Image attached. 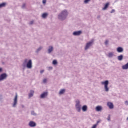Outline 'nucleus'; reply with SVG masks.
<instances>
[{"mask_svg":"<svg viewBox=\"0 0 128 128\" xmlns=\"http://www.w3.org/2000/svg\"><path fill=\"white\" fill-rule=\"evenodd\" d=\"M48 16V13H44L42 15V17L43 18H46V17Z\"/></svg>","mask_w":128,"mask_h":128,"instance_id":"23","label":"nucleus"},{"mask_svg":"<svg viewBox=\"0 0 128 128\" xmlns=\"http://www.w3.org/2000/svg\"><path fill=\"white\" fill-rule=\"evenodd\" d=\"M7 78L8 74H1V76H0V82L6 80Z\"/></svg>","mask_w":128,"mask_h":128,"instance_id":"3","label":"nucleus"},{"mask_svg":"<svg viewBox=\"0 0 128 128\" xmlns=\"http://www.w3.org/2000/svg\"><path fill=\"white\" fill-rule=\"evenodd\" d=\"M97 128L96 124H94V126H93L92 127V128Z\"/></svg>","mask_w":128,"mask_h":128,"instance_id":"31","label":"nucleus"},{"mask_svg":"<svg viewBox=\"0 0 128 128\" xmlns=\"http://www.w3.org/2000/svg\"><path fill=\"white\" fill-rule=\"evenodd\" d=\"M82 33V31H75L73 32L74 36H79Z\"/></svg>","mask_w":128,"mask_h":128,"instance_id":"8","label":"nucleus"},{"mask_svg":"<svg viewBox=\"0 0 128 128\" xmlns=\"http://www.w3.org/2000/svg\"><path fill=\"white\" fill-rule=\"evenodd\" d=\"M107 106H108V108H110V110H113V108H114V104H112V102H108Z\"/></svg>","mask_w":128,"mask_h":128,"instance_id":"11","label":"nucleus"},{"mask_svg":"<svg viewBox=\"0 0 128 128\" xmlns=\"http://www.w3.org/2000/svg\"><path fill=\"white\" fill-rule=\"evenodd\" d=\"M28 62V60H25L24 65L25 66V64H27Z\"/></svg>","mask_w":128,"mask_h":128,"instance_id":"27","label":"nucleus"},{"mask_svg":"<svg viewBox=\"0 0 128 128\" xmlns=\"http://www.w3.org/2000/svg\"><path fill=\"white\" fill-rule=\"evenodd\" d=\"M82 106L80 104V102H78L76 104V110L78 112H81Z\"/></svg>","mask_w":128,"mask_h":128,"instance_id":"4","label":"nucleus"},{"mask_svg":"<svg viewBox=\"0 0 128 128\" xmlns=\"http://www.w3.org/2000/svg\"><path fill=\"white\" fill-rule=\"evenodd\" d=\"M44 72V70H41L40 74H42Z\"/></svg>","mask_w":128,"mask_h":128,"instance_id":"37","label":"nucleus"},{"mask_svg":"<svg viewBox=\"0 0 128 128\" xmlns=\"http://www.w3.org/2000/svg\"><path fill=\"white\" fill-rule=\"evenodd\" d=\"M108 42H109V41L108 40H106V42H105V44L106 46H108Z\"/></svg>","mask_w":128,"mask_h":128,"instance_id":"28","label":"nucleus"},{"mask_svg":"<svg viewBox=\"0 0 128 128\" xmlns=\"http://www.w3.org/2000/svg\"><path fill=\"white\" fill-rule=\"evenodd\" d=\"M102 84L104 86L105 91L106 92H109L110 88H108L109 82L108 80H106L102 82Z\"/></svg>","mask_w":128,"mask_h":128,"instance_id":"2","label":"nucleus"},{"mask_svg":"<svg viewBox=\"0 0 128 128\" xmlns=\"http://www.w3.org/2000/svg\"><path fill=\"white\" fill-rule=\"evenodd\" d=\"M109 5H110V3L109 2L106 3V4L104 7L103 8L102 10H106L108 8Z\"/></svg>","mask_w":128,"mask_h":128,"instance_id":"17","label":"nucleus"},{"mask_svg":"<svg viewBox=\"0 0 128 128\" xmlns=\"http://www.w3.org/2000/svg\"><path fill=\"white\" fill-rule=\"evenodd\" d=\"M48 92H44L42 94H41L40 98H46V96H48Z\"/></svg>","mask_w":128,"mask_h":128,"instance_id":"9","label":"nucleus"},{"mask_svg":"<svg viewBox=\"0 0 128 128\" xmlns=\"http://www.w3.org/2000/svg\"><path fill=\"white\" fill-rule=\"evenodd\" d=\"M88 110V106H84L82 108V110L83 112H86Z\"/></svg>","mask_w":128,"mask_h":128,"instance_id":"21","label":"nucleus"},{"mask_svg":"<svg viewBox=\"0 0 128 128\" xmlns=\"http://www.w3.org/2000/svg\"><path fill=\"white\" fill-rule=\"evenodd\" d=\"M102 110V106H96V110L97 112H101V110Z\"/></svg>","mask_w":128,"mask_h":128,"instance_id":"16","label":"nucleus"},{"mask_svg":"<svg viewBox=\"0 0 128 128\" xmlns=\"http://www.w3.org/2000/svg\"><path fill=\"white\" fill-rule=\"evenodd\" d=\"M117 52L120 54V52H123L124 48H122V47H118L117 48Z\"/></svg>","mask_w":128,"mask_h":128,"instance_id":"13","label":"nucleus"},{"mask_svg":"<svg viewBox=\"0 0 128 128\" xmlns=\"http://www.w3.org/2000/svg\"><path fill=\"white\" fill-rule=\"evenodd\" d=\"M34 23V21H31L30 22V24H33Z\"/></svg>","mask_w":128,"mask_h":128,"instance_id":"38","label":"nucleus"},{"mask_svg":"<svg viewBox=\"0 0 128 128\" xmlns=\"http://www.w3.org/2000/svg\"><path fill=\"white\" fill-rule=\"evenodd\" d=\"M29 126H30V128H35L36 126V124L34 122H30Z\"/></svg>","mask_w":128,"mask_h":128,"instance_id":"10","label":"nucleus"},{"mask_svg":"<svg viewBox=\"0 0 128 128\" xmlns=\"http://www.w3.org/2000/svg\"><path fill=\"white\" fill-rule=\"evenodd\" d=\"M43 82H44V84H46L48 82V80L45 78Z\"/></svg>","mask_w":128,"mask_h":128,"instance_id":"26","label":"nucleus"},{"mask_svg":"<svg viewBox=\"0 0 128 128\" xmlns=\"http://www.w3.org/2000/svg\"><path fill=\"white\" fill-rule=\"evenodd\" d=\"M93 41H90V42H88V43L86 44V45L85 47V50H88L92 46L93 44Z\"/></svg>","mask_w":128,"mask_h":128,"instance_id":"5","label":"nucleus"},{"mask_svg":"<svg viewBox=\"0 0 128 128\" xmlns=\"http://www.w3.org/2000/svg\"><path fill=\"white\" fill-rule=\"evenodd\" d=\"M115 11L116 10H114V9H112V11H111V13H114Z\"/></svg>","mask_w":128,"mask_h":128,"instance_id":"34","label":"nucleus"},{"mask_svg":"<svg viewBox=\"0 0 128 128\" xmlns=\"http://www.w3.org/2000/svg\"><path fill=\"white\" fill-rule=\"evenodd\" d=\"M127 120H128V118H127Z\"/></svg>","mask_w":128,"mask_h":128,"instance_id":"43","label":"nucleus"},{"mask_svg":"<svg viewBox=\"0 0 128 128\" xmlns=\"http://www.w3.org/2000/svg\"><path fill=\"white\" fill-rule=\"evenodd\" d=\"M101 122V120H98V122H97L96 124V128L98 126L99 124H100Z\"/></svg>","mask_w":128,"mask_h":128,"instance_id":"29","label":"nucleus"},{"mask_svg":"<svg viewBox=\"0 0 128 128\" xmlns=\"http://www.w3.org/2000/svg\"><path fill=\"white\" fill-rule=\"evenodd\" d=\"M122 68L124 70H128V62L126 64H125V66H123Z\"/></svg>","mask_w":128,"mask_h":128,"instance_id":"19","label":"nucleus"},{"mask_svg":"<svg viewBox=\"0 0 128 128\" xmlns=\"http://www.w3.org/2000/svg\"><path fill=\"white\" fill-rule=\"evenodd\" d=\"M53 64H54V66H56V64H58V62H57V60H54V62H53Z\"/></svg>","mask_w":128,"mask_h":128,"instance_id":"25","label":"nucleus"},{"mask_svg":"<svg viewBox=\"0 0 128 128\" xmlns=\"http://www.w3.org/2000/svg\"><path fill=\"white\" fill-rule=\"evenodd\" d=\"M108 120H110V116H109L108 118Z\"/></svg>","mask_w":128,"mask_h":128,"instance_id":"39","label":"nucleus"},{"mask_svg":"<svg viewBox=\"0 0 128 128\" xmlns=\"http://www.w3.org/2000/svg\"><path fill=\"white\" fill-rule=\"evenodd\" d=\"M2 72V68H0V72Z\"/></svg>","mask_w":128,"mask_h":128,"instance_id":"40","label":"nucleus"},{"mask_svg":"<svg viewBox=\"0 0 128 128\" xmlns=\"http://www.w3.org/2000/svg\"><path fill=\"white\" fill-rule=\"evenodd\" d=\"M43 47H42V46H40V47H39V48H38V49H37L36 52H37V54H38V52H40V50H42Z\"/></svg>","mask_w":128,"mask_h":128,"instance_id":"20","label":"nucleus"},{"mask_svg":"<svg viewBox=\"0 0 128 128\" xmlns=\"http://www.w3.org/2000/svg\"><path fill=\"white\" fill-rule=\"evenodd\" d=\"M50 70H52L53 68L50 67Z\"/></svg>","mask_w":128,"mask_h":128,"instance_id":"42","label":"nucleus"},{"mask_svg":"<svg viewBox=\"0 0 128 128\" xmlns=\"http://www.w3.org/2000/svg\"><path fill=\"white\" fill-rule=\"evenodd\" d=\"M34 90H30V92L28 94L30 98H32V96H34Z\"/></svg>","mask_w":128,"mask_h":128,"instance_id":"14","label":"nucleus"},{"mask_svg":"<svg viewBox=\"0 0 128 128\" xmlns=\"http://www.w3.org/2000/svg\"><path fill=\"white\" fill-rule=\"evenodd\" d=\"M126 106H128V101L125 102Z\"/></svg>","mask_w":128,"mask_h":128,"instance_id":"36","label":"nucleus"},{"mask_svg":"<svg viewBox=\"0 0 128 128\" xmlns=\"http://www.w3.org/2000/svg\"><path fill=\"white\" fill-rule=\"evenodd\" d=\"M32 114L33 116H36V114H35L34 112H32Z\"/></svg>","mask_w":128,"mask_h":128,"instance_id":"33","label":"nucleus"},{"mask_svg":"<svg viewBox=\"0 0 128 128\" xmlns=\"http://www.w3.org/2000/svg\"><path fill=\"white\" fill-rule=\"evenodd\" d=\"M18 95L16 94L15 96V98H14V102L13 104V108H16L18 104Z\"/></svg>","mask_w":128,"mask_h":128,"instance_id":"6","label":"nucleus"},{"mask_svg":"<svg viewBox=\"0 0 128 128\" xmlns=\"http://www.w3.org/2000/svg\"><path fill=\"white\" fill-rule=\"evenodd\" d=\"M124 60V56L121 55L119 56H118V60L122 62Z\"/></svg>","mask_w":128,"mask_h":128,"instance_id":"18","label":"nucleus"},{"mask_svg":"<svg viewBox=\"0 0 128 128\" xmlns=\"http://www.w3.org/2000/svg\"><path fill=\"white\" fill-rule=\"evenodd\" d=\"M54 52V47L53 46H50L49 48L48 49V54H52Z\"/></svg>","mask_w":128,"mask_h":128,"instance_id":"12","label":"nucleus"},{"mask_svg":"<svg viewBox=\"0 0 128 128\" xmlns=\"http://www.w3.org/2000/svg\"><path fill=\"white\" fill-rule=\"evenodd\" d=\"M26 4H23V6H22V8H26Z\"/></svg>","mask_w":128,"mask_h":128,"instance_id":"30","label":"nucleus"},{"mask_svg":"<svg viewBox=\"0 0 128 128\" xmlns=\"http://www.w3.org/2000/svg\"><path fill=\"white\" fill-rule=\"evenodd\" d=\"M90 0H85L84 3H88V2H90Z\"/></svg>","mask_w":128,"mask_h":128,"instance_id":"32","label":"nucleus"},{"mask_svg":"<svg viewBox=\"0 0 128 128\" xmlns=\"http://www.w3.org/2000/svg\"><path fill=\"white\" fill-rule=\"evenodd\" d=\"M114 56V53L113 52H110V53L108 54V58H112Z\"/></svg>","mask_w":128,"mask_h":128,"instance_id":"15","label":"nucleus"},{"mask_svg":"<svg viewBox=\"0 0 128 128\" xmlns=\"http://www.w3.org/2000/svg\"><path fill=\"white\" fill-rule=\"evenodd\" d=\"M68 13L67 10H64V11H62L60 14H59L58 19L62 20H65L66 19V17H68Z\"/></svg>","mask_w":128,"mask_h":128,"instance_id":"1","label":"nucleus"},{"mask_svg":"<svg viewBox=\"0 0 128 128\" xmlns=\"http://www.w3.org/2000/svg\"><path fill=\"white\" fill-rule=\"evenodd\" d=\"M98 18H100V16H98Z\"/></svg>","mask_w":128,"mask_h":128,"instance_id":"41","label":"nucleus"},{"mask_svg":"<svg viewBox=\"0 0 128 128\" xmlns=\"http://www.w3.org/2000/svg\"><path fill=\"white\" fill-rule=\"evenodd\" d=\"M6 3H2L0 4V8H2L3 7H6Z\"/></svg>","mask_w":128,"mask_h":128,"instance_id":"22","label":"nucleus"},{"mask_svg":"<svg viewBox=\"0 0 128 128\" xmlns=\"http://www.w3.org/2000/svg\"><path fill=\"white\" fill-rule=\"evenodd\" d=\"M26 66L28 68L31 69L32 68V62L30 60L27 63Z\"/></svg>","mask_w":128,"mask_h":128,"instance_id":"7","label":"nucleus"},{"mask_svg":"<svg viewBox=\"0 0 128 128\" xmlns=\"http://www.w3.org/2000/svg\"><path fill=\"white\" fill-rule=\"evenodd\" d=\"M43 3L44 4H46V0H43Z\"/></svg>","mask_w":128,"mask_h":128,"instance_id":"35","label":"nucleus"},{"mask_svg":"<svg viewBox=\"0 0 128 128\" xmlns=\"http://www.w3.org/2000/svg\"><path fill=\"white\" fill-rule=\"evenodd\" d=\"M66 92V90H62L60 92V94H64Z\"/></svg>","mask_w":128,"mask_h":128,"instance_id":"24","label":"nucleus"}]
</instances>
